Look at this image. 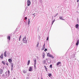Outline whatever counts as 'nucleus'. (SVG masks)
<instances>
[{
  "label": "nucleus",
  "instance_id": "1",
  "mask_svg": "<svg viewBox=\"0 0 79 79\" xmlns=\"http://www.w3.org/2000/svg\"><path fill=\"white\" fill-rule=\"evenodd\" d=\"M23 42L25 44H26V43H27V40H26V36H25L24 38H23Z\"/></svg>",
  "mask_w": 79,
  "mask_h": 79
},
{
  "label": "nucleus",
  "instance_id": "2",
  "mask_svg": "<svg viewBox=\"0 0 79 79\" xmlns=\"http://www.w3.org/2000/svg\"><path fill=\"white\" fill-rule=\"evenodd\" d=\"M31 2L30 1V0H28L27 1V6H29L30 5H31Z\"/></svg>",
  "mask_w": 79,
  "mask_h": 79
},
{
  "label": "nucleus",
  "instance_id": "3",
  "mask_svg": "<svg viewBox=\"0 0 79 79\" xmlns=\"http://www.w3.org/2000/svg\"><path fill=\"white\" fill-rule=\"evenodd\" d=\"M60 64H61V62H58L56 63V65L57 66H58L60 65Z\"/></svg>",
  "mask_w": 79,
  "mask_h": 79
},
{
  "label": "nucleus",
  "instance_id": "4",
  "mask_svg": "<svg viewBox=\"0 0 79 79\" xmlns=\"http://www.w3.org/2000/svg\"><path fill=\"white\" fill-rule=\"evenodd\" d=\"M0 58L2 59H3V54H1V55L0 56Z\"/></svg>",
  "mask_w": 79,
  "mask_h": 79
},
{
  "label": "nucleus",
  "instance_id": "5",
  "mask_svg": "<svg viewBox=\"0 0 79 79\" xmlns=\"http://www.w3.org/2000/svg\"><path fill=\"white\" fill-rule=\"evenodd\" d=\"M8 61L9 63H11L12 62V60H11V59H9Z\"/></svg>",
  "mask_w": 79,
  "mask_h": 79
},
{
  "label": "nucleus",
  "instance_id": "6",
  "mask_svg": "<svg viewBox=\"0 0 79 79\" xmlns=\"http://www.w3.org/2000/svg\"><path fill=\"white\" fill-rule=\"evenodd\" d=\"M32 69V67H30L29 69V71H31Z\"/></svg>",
  "mask_w": 79,
  "mask_h": 79
},
{
  "label": "nucleus",
  "instance_id": "7",
  "mask_svg": "<svg viewBox=\"0 0 79 79\" xmlns=\"http://www.w3.org/2000/svg\"><path fill=\"white\" fill-rule=\"evenodd\" d=\"M6 51H5L4 53V56L6 57Z\"/></svg>",
  "mask_w": 79,
  "mask_h": 79
},
{
  "label": "nucleus",
  "instance_id": "8",
  "mask_svg": "<svg viewBox=\"0 0 79 79\" xmlns=\"http://www.w3.org/2000/svg\"><path fill=\"white\" fill-rule=\"evenodd\" d=\"M51 55L50 54V53H48L47 54V56H48V57H50L51 56Z\"/></svg>",
  "mask_w": 79,
  "mask_h": 79
},
{
  "label": "nucleus",
  "instance_id": "9",
  "mask_svg": "<svg viewBox=\"0 0 79 79\" xmlns=\"http://www.w3.org/2000/svg\"><path fill=\"white\" fill-rule=\"evenodd\" d=\"M79 40H78L77 41V43L76 44V45H79Z\"/></svg>",
  "mask_w": 79,
  "mask_h": 79
},
{
  "label": "nucleus",
  "instance_id": "10",
  "mask_svg": "<svg viewBox=\"0 0 79 79\" xmlns=\"http://www.w3.org/2000/svg\"><path fill=\"white\" fill-rule=\"evenodd\" d=\"M75 27H76V28H77H77H78V27H79V24H77L75 25Z\"/></svg>",
  "mask_w": 79,
  "mask_h": 79
},
{
  "label": "nucleus",
  "instance_id": "11",
  "mask_svg": "<svg viewBox=\"0 0 79 79\" xmlns=\"http://www.w3.org/2000/svg\"><path fill=\"white\" fill-rule=\"evenodd\" d=\"M36 63H37V61L36 60H34V65H36Z\"/></svg>",
  "mask_w": 79,
  "mask_h": 79
},
{
  "label": "nucleus",
  "instance_id": "12",
  "mask_svg": "<svg viewBox=\"0 0 79 79\" xmlns=\"http://www.w3.org/2000/svg\"><path fill=\"white\" fill-rule=\"evenodd\" d=\"M3 71V69H0V74H2V72Z\"/></svg>",
  "mask_w": 79,
  "mask_h": 79
},
{
  "label": "nucleus",
  "instance_id": "13",
  "mask_svg": "<svg viewBox=\"0 0 79 79\" xmlns=\"http://www.w3.org/2000/svg\"><path fill=\"white\" fill-rule=\"evenodd\" d=\"M29 63H30V60H28V63H27V65H29Z\"/></svg>",
  "mask_w": 79,
  "mask_h": 79
},
{
  "label": "nucleus",
  "instance_id": "14",
  "mask_svg": "<svg viewBox=\"0 0 79 79\" xmlns=\"http://www.w3.org/2000/svg\"><path fill=\"white\" fill-rule=\"evenodd\" d=\"M51 58H54V56H52V55H51L50 56V57Z\"/></svg>",
  "mask_w": 79,
  "mask_h": 79
},
{
  "label": "nucleus",
  "instance_id": "15",
  "mask_svg": "<svg viewBox=\"0 0 79 79\" xmlns=\"http://www.w3.org/2000/svg\"><path fill=\"white\" fill-rule=\"evenodd\" d=\"M7 39H9V40H10V36H8L7 37Z\"/></svg>",
  "mask_w": 79,
  "mask_h": 79
},
{
  "label": "nucleus",
  "instance_id": "16",
  "mask_svg": "<svg viewBox=\"0 0 79 79\" xmlns=\"http://www.w3.org/2000/svg\"><path fill=\"white\" fill-rule=\"evenodd\" d=\"M30 24V19H28V24Z\"/></svg>",
  "mask_w": 79,
  "mask_h": 79
},
{
  "label": "nucleus",
  "instance_id": "17",
  "mask_svg": "<svg viewBox=\"0 0 79 79\" xmlns=\"http://www.w3.org/2000/svg\"><path fill=\"white\" fill-rule=\"evenodd\" d=\"M44 66L45 69H46V71H47V67H46V66Z\"/></svg>",
  "mask_w": 79,
  "mask_h": 79
},
{
  "label": "nucleus",
  "instance_id": "18",
  "mask_svg": "<svg viewBox=\"0 0 79 79\" xmlns=\"http://www.w3.org/2000/svg\"><path fill=\"white\" fill-rule=\"evenodd\" d=\"M2 63H3V64L5 65L6 64L5 62V61H2Z\"/></svg>",
  "mask_w": 79,
  "mask_h": 79
},
{
  "label": "nucleus",
  "instance_id": "19",
  "mask_svg": "<svg viewBox=\"0 0 79 79\" xmlns=\"http://www.w3.org/2000/svg\"><path fill=\"white\" fill-rule=\"evenodd\" d=\"M21 35H20V37L19 38V41H20V40H21Z\"/></svg>",
  "mask_w": 79,
  "mask_h": 79
},
{
  "label": "nucleus",
  "instance_id": "20",
  "mask_svg": "<svg viewBox=\"0 0 79 79\" xmlns=\"http://www.w3.org/2000/svg\"><path fill=\"white\" fill-rule=\"evenodd\" d=\"M48 76L49 77H50L52 76V74L49 73L48 74Z\"/></svg>",
  "mask_w": 79,
  "mask_h": 79
},
{
  "label": "nucleus",
  "instance_id": "21",
  "mask_svg": "<svg viewBox=\"0 0 79 79\" xmlns=\"http://www.w3.org/2000/svg\"><path fill=\"white\" fill-rule=\"evenodd\" d=\"M13 66L14 65H11V71L13 70Z\"/></svg>",
  "mask_w": 79,
  "mask_h": 79
},
{
  "label": "nucleus",
  "instance_id": "22",
  "mask_svg": "<svg viewBox=\"0 0 79 79\" xmlns=\"http://www.w3.org/2000/svg\"><path fill=\"white\" fill-rule=\"evenodd\" d=\"M55 20L54 19V20H53L52 23V24H53V23H54V22H55Z\"/></svg>",
  "mask_w": 79,
  "mask_h": 79
},
{
  "label": "nucleus",
  "instance_id": "23",
  "mask_svg": "<svg viewBox=\"0 0 79 79\" xmlns=\"http://www.w3.org/2000/svg\"><path fill=\"white\" fill-rule=\"evenodd\" d=\"M39 45V43L38 42L37 45V47H38Z\"/></svg>",
  "mask_w": 79,
  "mask_h": 79
},
{
  "label": "nucleus",
  "instance_id": "24",
  "mask_svg": "<svg viewBox=\"0 0 79 79\" xmlns=\"http://www.w3.org/2000/svg\"><path fill=\"white\" fill-rule=\"evenodd\" d=\"M44 57H45V53H44V54L43 56V58H44Z\"/></svg>",
  "mask_w": 79,
  "mask_h": 79
},
{
  "label": "nucleus",
  "instance_id": "25",
  "mask_svg": "<svg viewBox=\"0 0 79 79\" xmlns=\"http://www.w3.org/2000/svg\"><path fill=\"white\" fill-rule=\"evenodd\" d=\"M60 19H63V17H60Z\"/></svg>",
  "mask_w": 79,
  "mask_h": 79
},
{
  "label": "nucleus",
  "instance_id": "26",
  "mask_svg": "<svg viewBox=\"0 0 79 79\" xmlns=\"http://www.w3.org/2000/svg\"><path fill=\"white\" fill-rule=\"evenodd\" d=\"M50 68H52V65H50Z\"/></svg>",
  "mask_w": 79,
  "mask_h": 79
},
{
  "label": "nucleus",
  "instance_id": "27",
  "mask_svg": "<svg viewBox=\"0 0 79 79\" xmlns=\"http://www.w3.org/2000/svg\"><path fill=\"white\" fill-rule=\"evenodd\" d=\"M44 52H46V51H47V49L46 48H45V50H44Z\"/></svg>",
  "mask_w": 79,
  "mask_h": 79
},
{
  "label": "nucleus",
  "instance_id": "28",
  "mask_svg": "<svg viewBox=\"0 0 79 79\" xmlns=\"http://www.w3.org/2000/svg\"><path fill=\"white\" fill-rule=\"evenodd\" d=\"M11 66H14V64H13V63H11Z\"/></svg>",
  "mask_w": 79,
  "mask_h": 79
},
{
  "label": "nucleus",
  "instance_id": "29",
  "mask_svg": "<svg viewBox=\"0 0 79 79\" xmlns=\"http://www.w3.org/2000/svg\"><path fill=\"white\" fill-rule=\"evenodd\" d=\"M34 68L35 69H36V66H35V65H34Z\"/></svg>",
  "mask_w": 79,
  "mask_h": 79
},
{
  "label": "nucleus",
  "instance_id": "30",
  "mask_svg": "<svg viewBox=\"0 0 79 79\" xmlns=\"http://www.w3.org/2000/svg\"><path fill=\"white\" fill-rule=\"evenodd\" d=\"M23 73H24V74H25V73H26V72L25 71H23Z\"/></svg>",
  "mask_w": 79,
  "mask_h": 79
},
{
  "label": "nucleus",
  "instance_id": "31",
  "mask_svg": "<svg viewBox=\"0 0 79 79\" xmlns=\"http://www.w3.org/2000/svg\"><path fill=\"white\" fill-rule=\"evenodd\" d=\"M48 40V37H47V40Z\"/></svg>",
  "mask_w": 79,
  "mask_h": 79
},
{
  "label": "nucleus",
  "instance_id": "32",
  "mask_svg": "<svg viewBox=\"0 0 79 79\" xmlns=\"http://www.w3.org/2000/svg\"><path fill=\"white\" fill-rule=\"evenodd\" d=\"M43 47H44V49L45 48V44L44 45Z\"/></svg>",
  "mask_w": 79,
  "mask_h": 79
},
{
  "label": "nucleus",
  "instance_id": "33",
  "mask_svg": "<svg viewBox=\"0 0 79 79\" xmlns=\"http://www.w3.org/2000/svg\"><path fill=\"white\" fill-rule=\"evenodd\" d=\"M25 19H27V17H25Z\"/></svg>",
  "mask_w": 79,
  "mask_h": 79
},
{
  "label": "nucleus",
  "instance_id": "34",
  "mask_svg": "<svg viewBox=\"0 0 79 79\" xmlns=\"http://www.w3.org/2000/svg\"><path fill=\"white\" fill-rule=\"evenodd\" d=\"M43 62L44 63H45V60H44Z\"/></svg>",
  "mask_w": 79,
  "mask_h": 79
},
{
  "label": "nucleus",
  "instance_id": "35",
  "mask_svg": "<svg viewBox=\"0 0 79 79\" xmlns=\"http://www.w3.org/2000/svg\"><path fill=\"white\" fill-rule=\"evenodd\" d=\"M6 64V65H7V66H8V63H7Z\"/></svg>",
  "mask_w": 79,
  "mask_h": 79
},
{
  "label": "nucleus",
  "instance_id": "36",
  "mask_svg": "<svg viewBox=\"0 0 79 79\" xmlns=\"http://www.w3.org/2000/svg\"><path fill=\"white\" fill-rule=\"evenodd\" d=\"M62 20H64V19H62Z\"/></svg>",
  "mask_w": 79,
  "mask_h": 79
},
{
  "label": "nucleus",
  "instance_id": "37",
  "mask_svg": "<svg viewBox=\"0 0 79 79\" xmlns=\"http://www.w3.org/2000/svg\"><path fill=\"white\" fill-rule=\"evenodd\" d=\"M8 72L9 73H10V71L9 70L8 71Z\"/></svg>",
  "mask_w": 79,
  "mask_h": 79
},
{
  "label": "nucleus",
  "instance_id": "38",
  "mask_svg": "<svg viewBox=\"0 0 79 79\" xmlns=\"http://www.w3.org/2000/svg\"><path fill=\"white\" fill-rule=\"evenodd\" d=\"M79 2V0H77V2Z\"/></svg>",
  "mask_w": 79,
  "mask_h": 79
},
{
  "label": "nucleus",
  "instance_id": "39",
  "mask_svg": "<svg viewBox=\"0 0 79 79\" xmlns=\"http://www.w3.org/2000/svg\"><path fill=\"white\" fill-rule=\"evenodd\" d=\"M33 15H35V14H33Z\"/></svg>",
  "mask_w": 79,
  "mask_h": 79
},
{
  "label": "nucleus",
  "instance_id": "40",
  "mask_svg": "<svg viewBox=\"0 0 79 79\" xmlns=\"http://www.w3.org/2000/svg\"><path fill=\"white\" fill-rule=\"evenodd\" d=\"M44 49H43V50H44Z\"/></svg>",
  "mask_w": 79,
  "mask_h": 79
}]
</instances>
